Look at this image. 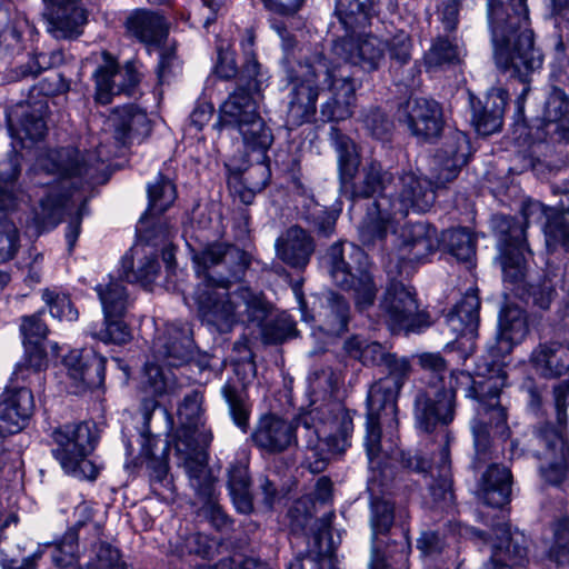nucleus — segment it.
Returning <instances> with one entry per match:
<instances>
[{"mask_svg":"<svg viewBox=\"0 0 569 569\" xmlns=\"http://www.w3.org/2000/svg\"><path fill=\"white\" fill-rule=\"evenodd\" d=\"M432 183L413 171L403 172L388 194L378 197L359 228L365 244L385 241L392 246L386 264L390 284H403L412 272L411 262H420L437 248L436 230L423 222L396 224L408 212H426L435 202Z\"/></svg>","mask_w":569,"mask_h":569,"instance_id":"obj_1","label":"nucleus"},{"mask_svg":"<svg viewBox=\"0 0 569 569\" xmlns=\"http://www.w3.org/2000/svg\"><path fill=\"white\" fill-rule=\"evenodd\" d=\"M411 42L407 33L400 32L389 43V52L392 60L405 64L410 59Z\"/></svg>","mask_w":569,"mask_h":569,"instance_id":"obj_63","label":"nucleus"},{"mask_svg":"<svg viewBox=\"0 0 569 569\" xmlns=\"http://www.w3.org/2000/svg\"><path fill=\"white\" fill-rule=\"evenodd\" d=\"M530 362L543 377L565 375L569 370V346L560 342L540 343L532 350Z\"/></svg>","mask_w":569,"mask_h":569,"instance_id":"obj_34","label":"nucleus"},{"mask_svg":"<svg viewBox=\"0 0 569 569\" xmlns=\"http://www.w3.org/2000/svg\"><path fill=\"white\" fill-rule=\"evenodd\" d=\"M180 428L174 443L179 465L188 473L190 485L204 495L212 490V475L206 462L201 446H208L212 435L202 422V395L192 391L186 396L178 409Z\"/></svg>","mask_w":569,"mask_h":569,"instance_id":"obj_9","label":"nucleus"},{"mask_svg":"<svg viewBox=\"0 0 569 569\" xmlns=\"http://www.w3.org/2000/svg\"><path fill=\"white\" fill-rule=\"evenodd\" d=\"M546 134L558 140L569 141V100L562 89L552 88L542 116Z\"/></svg>","mask_w":569,"mask_h":569,"instance_id":"obj_33","label":"nucleus"},{"mask_svg":"<svg viewBox=\"0 0 569 569\" xmlns=\"http://www.w3.org/2000/svg\"><path fill=\"white\" fill-rule=\"evenodd\" d=\"M545 238L548 252L560 243L569 252V223L566 219L556 218L545 227Z\"/></svg>","mask_w":569,"mask_h":569,"instance_id":"obj_55","label":"nucleus"},{"mask_svg":"<svg viewBox=\"0 0 569 569\" xmlns=\"http://www.w3.org/2000/svg\"><path fill=\"white\" fill-rule=\"evenodd\" d=\"M331 140L338 157L340 178L343 182H348L353 179L360 164L356 144L335 127L331 128Z\"/></svg>","mask_w":569,"mask_h":569,"instance_id":"obj_36","label":"nucleus"},{"mask_svg":"<svg viewBox=\"0 0 569 569\" xmlns=\"http://www.w3.org/2000/svg\"><path fill=\"white\" fill-rule=\"evenodd\" d=\"M336 284H372L375 278L367 253L352 243L337 242L321 258Z\"/></svg>","mask_w":569,"mask_h":569,"instance_id":"obj_16","label":"nucleus"},{"mask_svg":"<svg viewBox=\"0 0 569 569\" xmlns=\"http://www.w3.org/2000/svg\"><path fill=\"white\" fill-rule=\"evenodd\" d=\"M221 393L228 403L232 420L239 428L246 431L249 421V409L243 390L238 389L231 383H226L221 389Z\"/></svg>","mask_w":569,"mask_h":569,"instance_id":"obj_48","label":"nucleus"},{"mask_svg":"<svg viewBox=\"0 0 569 569\" xmlns=\"http://www.w3.org/2000/svg\"><path fill=\"white\" fill-rule=\"evenodd\" d=\"M399 118L407 123L413 136L422 140L438 137L442 129L439 104L426 98H410L399 109Z\"/></svg>","mask_w":569,"mask_h":569,"instance_id":"obj_22","label":"nucleus"},{"mask_svg":"<svg viewBox=\"0 0 569 569\" xmlns=\"http://www.w3.org/2000/svg\"><path fill=\"white\" fill-rule=\"evenodd\" d=\"M26 349V365H19L14 371L16 381H24L29 377L30 370L33 373L42 370L47 366V357L41 343H23Z\"/></svg>","mask_w":569,"mask_h":569,"instance_id":"obj_51","label":"nucleus"},{"mask_svg":"<svg viewBox=\"0 0 569 569\" xmlns=\"http://www.w3.org/2000/svg\"><path fill=\"white\" fill-rule=\"evenodd\" d=\"M506 373L498 368L487 378L475 380L466 371H451L448 387H430L419 392L415 400V415L418 426L430 432L437 425H448L455 418L456 392L463 390L465 396L477 400L476 416L471 421V431L476 458L485 462L489 458L493 438L507 439L509 426L507 409L499 401L506 385Z\"/></svg>","mask_w":569,"mask_h":569,"instance_id":"obj_3","label":"nucleus"},{"mask_svg":"<svg viewBox=\"0 0 569 569\" xmlns=\"http://www.w3.org/2000/svg\"><path fill=\"white\" fill-rule=\"evenodd\" d=\"M158 271L159 264L157 260L146 258L140 262L137 270L127 272L124 278H121V281L130 284L134 282L138 284H150L156 281Z\"/></svg>","mask_w":569,"mask_h":569,"instance_id":"obj_57","label":"nucleus"},{"mask_svg":"<svg viewBox=\"0 0 569 569\" xmlns=\"http://www.w3.org/2000/svg\"><path fill=\"white\" fill-rule=\"evenodd\" d=\"M347 352L363 365H383L390 353H386L378 342H366L357 337L346 341Z\"/></svg>","mask_w":569,"mask_h":569,"instance_id":"obj_45","label":"nucleus"},{"mask_svg":"<svg viewBox=\"0 0 569 569\" xmlns=\"http://www.w3.org/2000/svg\"><path fill=\"white\" fill-rule=\"evenodd\" d=\"M34 409L33 395L24 386H10L0 393V435L19 432Z\"/></svg>","mask_w":569,"mask_h":569,"instance_id":"obj_20","label":"nucleus"},{"mask_svg":"<svg viewBox=\"0 0 569 569\" xmlns=\"http://www.w3.org/2000/svg\"><path fill=\"white\" fill-rule=\"evenodd\" d=\"M443 241L453 257L468 263V268L473 266L472 258L476 253V240L467 228L448 230L443 234Z\"/></svg>","mask_w":569,"mask_h":569,"instance_id":"obj_42","label":"nucleus"},{"mask_svg":"<svg viewBox=\"0 0 569 569\" xmlns=\"http://www.w3.org/2000/svg\"><path fill=\"white\" fill-rule=\"evenodd\" d=\"M190 336L191 330L187 322L170 323L153 341L157 357L167 360L169 366H180L191 356Z\"/></svg>","mask_w":569,"mask_h":569,"instance_id":"obj_27","label":"nucleus"},{"mask_svg":"<svg viewBox=\"0 0 569 569\" xmlns=\"http://www.w3.org/2000/svg\"><path fill=\"white\" fill-rule=\"evenodd\" d=\"M506 100L507 93L500 89L492 90L487 96L485 106L470 96L471 123L478 134L489 136L501 128Z\"/></svg>","mask_w":569,"mask_h":569,"instance_id":"obj_30","label":"nucleus"},{"mask_svg":"<svg viewBox=\"0 0 569 569\" xmlns=\"http://www.w3.org/2000/svg\"><path fill=\"white\" fill-rule=\"evenodd\" d=\"M63 366L72 380V392L81 393L99 387L104 379V358L87 349H73L63 357Z\"/></svg>","mask_w":569,"mask_h":569,"instance_id":"obj_21","label":"nucleus"},{"mask_svg":"<svg viewBox=\"0 0 569 569\" xmlns=\"http://www.w3.org/2000/svg\"><path fill=\"white\" fill-rule=\"evenodd\" d=\"M149 207L146 214L156 216L164 212L176 200L177 193L173 183L159 174L147 187Z\"/></svg>","mask_w":569,"mask_h":569,"instance_id":"obj_40","label":"nucleus"},{"mask_svg":"<svg viewBox=\"0 0 569 569\" xmlns=\"http://www.w3.org/2000/svg\"><path fill=\"white\" fill-rule=\"evenodd\" d=\"M277 257L284 263L295 267H306L315 250L311 236L298 226H291L282 232L274 242Z\"/></svg>","mask_w":569,"mask_h":569,"instance_id":"obj_28","label":"nucleus"},{"mask_svg":"<svg viewBox=\"0 0 569 569\" xmlns=\"http://www.w3.org/2000/svg\"><path fill=\"white\" fill-rule=\"evenodd\" d=\"M20 174V159L14 154L0 163V262L13 257L18 248V231L12 221L3 213L18 208L22 192L18 184ZM9 276L0 270V284H7Z\"/></svg>","mask_w":569,"mask_h":569,"instance_id":"obj_14","label":"nucleus"},{"mask_svg":"<svg viewBox=\"0 0 569 569\" xmlns=\"http://www.w3.org/2000/svg\"><path fill=\"white\" fill-rule=\"evenodd\" d=\"M20 330L23 343H41L48 335V328L38 315L24 317Z\"/></svg>","mask_w":569,"mask_h":569,"instance_id":"obj_60","label":"nucleus"},{"mask_svg":"<svg viewBox=\"0 0 569 569\" xmlns=\"http://www.w3.org/2000/svg\"><path fill=\"white\" fill-rule=\"evenodd\" d=\"M88 569H128L119 551L107 543H101L96 557L88 563Z\"/></svg>","mask_w":569,"mask_h":569,"instance_id":"obj_56","label":"nucleus"},{"mask_svg":"<svg viewBox=\"0 0 569 569\" xmlns=\"http://www.w3.org/2000/svg\"><path fill=\"white\" fill-rule=\"evenodd\" d=\"M497 542L492 545L493 558H498L500 551L506 549L507 559L511 565H523L527 558V547L525 546V537L522 535H511L507 525H498L493 529Z\"/></svg>","mask_w":569,"mask_h":569,"instance_id":"obj_39","label":"nucleus"},{"mask_svg":"<svg viewBox=\"0 0 569 569\" xmlns=\"http://www.w3.org/2000/svg\"><path fill=\"white\" fill-rule=\"evenodd\" d=\"M462 49L448 38H438L425 56L428 67H441L460 61Z\"/></svg>","mask_w":569,"mask_h":569,"instance_id":"obj_46","label":"nucleus"},{"mask_svg":"<svg viewBox=\"0 0 569 569\" xmlns=\"http://www.w3.org/2000/svg\"><path fill=\"white\" fill-rule=\"evenodd\" d=\"M303 429L315 428L316 439L309 440L310 448L318 450L321 445L332 452H343L350 446L353 421L350 411L340 403L330 402L312 408L301 417Z\"/></svg>","mask_w":569,"mask_h":569,"instance_id":"obj_13","label":"nucleus"},{"mask_svg":"<svg viewBox=\"0 0 569 569\" xmlns=\"http://www.w3.org/2000/svg\"><path fill=\"white\" fill-rule=\"evenodd\" d=\"M212 548L211 540L202 533H191L184 540V547L181 553H194L201 557H207Z\"/></svg>","mask_w":569,"mask_h":569,"instance_id":"obj_64","label":"nucleus"},{"mask_svg":"<svg viewBox=\"0 0 569 569\" xmlns=\"http://www.w3.org/2000/svg\"><path fill=\"white\" fill-rule=\"evenodd\" d=\"M251 439L260 450L268 453H279L296 443V428L282 418L266 415L257 422Z\"/></svg>","mask_w":569,"mask_h":569,"instance_id":"obj_26","label":"nucleus"},{"mask_svg":"<svg viewBox=\"0 0 569 569\" xmlns=\"http://www.w3.org/2000/svg\"><path fill=\"white\" fill-rule=\"evenodd\" d=\"M553 402L560 428L546 426L536 435L537 457L542 460L541 477L551 485L561 483L569 472V446L562 432L569 407V380L553 387Z\"/></svg>","mask_w":569,"mask_h":569,"instance_id":"obj_10","label":"nucleus"},{"mask_svg":"<svg viewBox=\"0 0 569 569\" xmlns=\"http://www.w3.org/2000/svg\"><path fill=\"white\" fill-rule=\"evenodd\" d=\"M52 8L47 19V31L56 39H71L81 33L87 21L89 0H43Z\"/></svg>","mask_w":569,"mask_h":569,"instance_id":"obj_23","label":"nucleus"},{"mask_svg":"<svg viewBox=\"0 0 569 569\" xmlns=\"http://www.w3.org/2000/svg\"><path fill=\"white\" fill-rule=\"evenodd\" d=\"M393 522V509L387 501L376 502L372 507L371 527L373 539L380 533L387 532Z\"/></svg>","mask_w":569,"mask_h":569,"instance_id":"obj_59","label":"nucleus"},{"mask_svg":"<svg viewBox=\"0 0 569 569\" xmlns=\"http://www.w3.org/2000/svg\"><path fill=\"white\" fill-rule=\"evenodd\" d=\"M511 493V473L508 468L492 465L482 475L477 495L487 506L502 507L509 502Z\"/></svg>","mask_w":569,"mask_h":569,"instance_id":"obj_31","label":"nucleus"},{"mask_svg":"<svg viewBox=\"0 0 569 569\" xmlns=\"http://www.w3.org/2000/svg\"><path fill=\"white\" fill-rule=\"evenodd\" d=\"M20 108L21 112L16 110L14 113L20 114L21 120L14 123L12 114L8 113L7 121L11 137L18 140L22 148H28L29 143H33L44 136L46 123L42 118V106L32 113H29L23 107Z\"/></svg>","mask_w":569,"mask_h":569,"instance_id":"obj_35","label":"nucleus"},{"mask_svg":"<svg viewBox=\"0 0 569 569\" xmlns=\"http://www.w3.org/2000/svg\"><path fill=\"white\" fill-rule=\"evenodd\" d=\"M469 154L470 143L463 132L455 131L447 136L435 156V184L441 187L453 180L467 163Z\"/></svg>","mask_w":569,"mask_h":569,"instance_id":"obj_25","label":"nucleus"},{"mask_svg":"<svg viewBox=\"0 0 569 569\" xmlns=\"http://www.w3.org/2000/svg\"><path fill=\"white\" fill-rule=\"evenodd\" d=\"M78 536L74 531H68L61 541L54 545L51 558L57 567H68L77 559Z\"/></svg>","mask_w":569,"mask_h":569,"instance_id":"obj_53","label":"nucleus"},{"mask_svg":"<svg viewBox=\"0 0 569 569\" xmlns=\"http://www.w3.org/2000/svg\"><path fill=\"white\" fill-rule=\"evenodd\" d=\"M446 443L439 450L437 457L432 461H428L420 457H407V455L398 448L396 441V452L389 456H382L380 463L369 466L371 469H380L392 466L393 461H398L403 467L415 469L421 472H430L432 478H438L437 483L430 486V495L437 505H449L452 502L453 493L451 490V466L449 452V436H446Z\"/></svg>","mask_w":569,"mask_h":569,"instance_id":"obj_15","label":"nucleus"},{"mask_svg":"<svg viewBox=\"0 0 569 569\" xmlns=\"http://www.w3.org/2000/svg\"><path fill=\"white\" fill-rule=\"evenodd\" d=\"M57 448L53 456L66 473L79 479L93 480L98 469L88 456L93 450V441L88 425H67L53 431Z\"/></svg>","mask_w":569,"mask_h":569,"instance_id":"obj_12","label":"nucleus"},{"mask_svg":"<svg viewBox=\"0 0 569 569\" xmlns=\"http://www.w3.org/2000/svg\"><path fill=\"white\" fill-rule=\"evenodd\" d=\"M142 383L147 392L161 396L172 390L174 380L171 376L167 375L160 366L147 363Z\"/></svg>","mask_w":569,"mask_h":569,"instance_id":"obj_50","label":"nucleus"},{"mask_svg":"<svg viewBox=\"0 0 569 569\" xmlns=\"http://www.w3.org/2000/svg\"><path fill=\"white\" fill-rule=\"evenodd\" d=\"M412 289L413 287H386L380 307L393 332L418 331L430 325L428 317L418 310Z\"/></svg>","mask_w":569,"mask_h":569,"instance_id":"obj_17","label":"nucleus"},{"mask_svg":"<svg viewBox=\"0 0 569 569\" xmlns=\"http://www.w3.org/2000/svg\"><path fill=\"white\" fill-rule=\"evenodd\" d=\"M552 192L560 197L558 207H546L537 200H526L521 207L523 222L513 218L496 214L491 224L497 237L500 266L503 280L519 282L525 277V253L529 252L526 243V228L532 223H542V231L550 220L569 213V179L552 183Z\"/></svg>","mask_w":569,"mask_h":569,"instance_id":"obj_6","label":"nucleus"},{"mask_svg":"<svg viewBox=\"0 0 569 569\" xmlns=\"http://www.w3.org/2000/svg\"><path fill=\"white\" fill-rule=\"evenodd\" d=\"M383 365L388 375L371 386L367 399L365 448L371 465L380 463L382 456L396 452L397 398L410 372L407 358L389 355Z\"/></svg>","mask_w":569,"mask_h":569,"instance_id":"obj_7","label":"nucleus"},{"mask_svg":"<svg viewBox=\"0 0 569 569\" xmlns=\"http://www.w3.org/2000/svg\"><path fill=\"white\" fill-rule=\"evenodd\" d=\"M129 33L147 47H159L168 29L163 18L152 11L139 9L127 18Z\"/></svg>","mask_w":569,"mask_h":569,"instance_id":"obj_32","label":"nucleus"},{"mask_svg":"<svg viewBox=\"0 0 569 569\" xmlns=\"http://www.w3.org/2000/svg\"><path fill=\"white\" fill-rule=\"evenodd\" d=\"M549 556L558 563L569 562V517L559 520L555 526V540Z\"/></svg>","mask_w":569,"mask_h":569,"instance_id":"obj_54","label":"nucleus"},{"mask_svg":"<svg viewBox=\"0 0 569 569\" xmlns=\"http://www.w3.org/2000/svg\"><path fill=\"white\" fill-rule=\"evenodd\" d=\"M393 183L391 173L382 172L379 163L371 162L365 170L362 183L356 187L353 193L357 197H370L377 192H382V196H386L392 190Z\"/></svg>","mask_w":569,"mask_h":569,"instance_id":"obj_41","label":"nucleus"},{"mask_svg":"<svg viewBox=\"0 0 569 569\" xmlns=\"http://www.w3.org/2000/svg\"><path fill=\"white\" fill-rule=\"evenodd\" d=\"M480 305L477 287H469L447 316L450 330L458 336L476 338L480 325Z\"/></svg>","mask_w":569,"mask_h":569,"instance_id":"obj_29","label":"nucleus"},{"mask_svg":"<svg viewBox=\"0 0 569 569\" xmlns=\"http://www.w3.org/2000/svg\"><path fill=\"white\" fill-rule=\"evenodd\" d=\"M151 441L152 440H148L149 445L143 448L144 453L148 456V469L150 470L151 482L153 486L156 483L169 486L167 461L169 446L164 443L161 448L160 456H157L149 448Z\"/></svg>","mask_w":569,"mask_h":569,"instance_id":"obj_52","label":"nucleus"},{"mask_svg":"<svg viewBox=\"0 0 569 569\" xmlns=\"http://www.w3.org/2000/svg\"><path fill=\"white\" fill-rule=\"evenodd\" d=\"M98 296L106 319L122 318L132 303L126 287H98Z\"/></svg>","mask_w":569,"mask_h":569,"instance_id":"obj_43","label":"nucleus"},{"mask_svg":"<svg viewBox=\"0 0 569 569\" xmlns=\"http://www.w3.org/2000/svg\"><path fill=\"white\" fill-rule=\"evenodd\" d=\"M363 122L371 134L378 139L383 138L391 127L389 120L379 109L370 110L363 117Z\"/></svg>","mask_w":569,"mask_h":569,"instance_id":"obj_62","label":"nucleus"},{"mask_svg":"<svg viewBox=\"0 0 569 569\" xmlns=\"http://www.w3.org/2000/svg\"><path fill=\"white\" fill-rule=\"evenodd\" d=\"M516 295L527 305L530 302L541 309H547L553 297L552 287H515Z\"/></svg>","mask_w":569,"mask_h":569,"instance_id":"obj_58","label":"nucleus"},{"mask_svg":"<svg viewBox=\"0 0 569 569\" xmlns=\"http://www.w3.org/2000/svg\"><path fill=\"white\" fill-rule=\"evenodd\" d=\"M42 298L49 307L52 317L60 320L73 321L78 318V311L73 308L70 298L56 289L46 288Z\"/></svg>","mask_w":569,"mask_h":569,"instance_id":"obj_49","label":"nucleus"},{"mask_svg":"<svg viewBox=\"0 0 569 569\" xmlns=\"http://www.w3.org/2000/svg\"><path fill=\"white\" fill-rule=\"evenodd\" d=\"M108 159V154L99 149L97 152L80 154L77 148L68 147L41 153L36 161V170L57 176V181L43 182L48 188L34 208L28 228H33L34 234L56 227L68 207L67 198L71 197L70 189H80L92 177L96 164Z\"/></svg>","mask_w":569,"mask_h":569,"instance_id":"obj_5","label":"nucleus"},{"mask_svg":"<svg viewBox=\"0 0 569 569\" xmlns=\"http://www.w3.org/2000/svg\"><path fill=\"white\" fill-rule=\"evenodd\" d=\"M90 335L104 343L122 345L131 340V331L122 318H104L103 326L99 329L90 328Z\"/></svg>","mask_w":569,"mask_h":569,"instance_id":"obj_47","label":"nucleus"},{"mask_svg":"<svg viewBox=\"0 0 569 569\" xmlns=\"http://www.w3.org/2000/svg\"><path fill=\"white\" fill-rule=\"evenodd\" d=\"M146 120V114L132 106L117 109L109 118L110 124L114 128L116 139L121 143H126L130 131L143 124Z\"/></svg>","mask_w":569,"mask_h":569,"instance_id":"obj_44","label":"nucleus"},{"mask_svg":"<svg viewBox=\"0 0 569 569\" xmlns=\"http://www.w3.org/2000/svg\"><path fill=\"white\" fill-rule=\"evenodd\" d=\"M220 122L223 127L238 131L242 137L244 148L257 152L258 169L267 170L262 166L264 154L273 141L271 131L257 112L256 101L244 89H237L220 107Z\"/></svg>","mask_w":569,"mask_h":569,"instance_id":"obj_11","label":"nucleus"},{"mask_svg":"<svg viewBox=\"0 0 569 569\" xmlns=\"http://www.w3.org/2000/svg\"><path fill=\"white\" fill-rule=\"evenodd\" d=\"M218 10L219 4L214 0H201V2L194 4L190 14L194 24L208 28L216 21Z\"/></svg>","mask_w":569,"mask_h":569,"instance_id":"obj_61","label":"nucleus"},{"mask_svg":"<svg viewBox=\"0 0 569 569\" xmlns=\"http://www.w3.org/2000/svg\"><path fill=\"white\" fill-rule=\"evenodd\" d=\"M93 78L96 100L101 104L110 103L116 94L122 92L130 94L140 81V74L134 62L128 61L120 68L117 60L106 51L100 53Z\"/></svg>","mask_w":569,"mask_h":569,"instance_id":"obj_18","label":"nucleus"},{"mask_svg":"<svg viewBox=\"0 0 569 569\" xmlns=\"http://www.w3.org/2000/svg\"><path fill=\"white\" fill-rule=\"evenodd\" d=\"M353 33L337 40L332 47V53L345 63H335L322 54H316L311 61L299 64L297 74L291 77L293 88L288 121L292 126H300L315 114L319 84L326 86L329 92L320 109L323 119L340 121L351 117L357 84L348 63L368 72L375 71L383 61L386 51L385 42L378 37Z\"/></svg>","mask_w":569,"mask_h":569,"instance_id":"obj_2","label":"nucleus"},{"mask_svg":"<svg viewBox=\"0 0 569 569\" xmlns=\"http://www.w3.org/2000/svg\"><path fill=\"white\" fill-rule=\"evenodd\" d=\"M529 333L528 318L525 311L506 303L499 315V332L496 342L489 347L493 360L498 362L509 355L512 348L522 342Z\"/></svg>","mask_w":569,"mask_h":569,"instance_id":"obj_24","label":"nucleus"},{"mask_svg":"<svg viewBox=\"0 0 569 569\" xmlns=\"http://www.w3.org/2000/svg\"><path fill=\"white\" fill-rule=\"evenodd\" d=\"M268 312L266 318L259 323L258 321H251L260 328L262 339L267 343H279L287 338L296 335V323L292 318L281 312L277 316H272L271 305L268 303Z\"/></svg>","mask_w":569,"mask_h":569,"instance_id":"obj_38","label":"nucleus"},{"mask_svg":"<svg viewBox=\"0 0 569 569\" xmlns=\"http://www.w3.org/2000/svg\"><path fill=\"white\" fill-rule=\"evenodd\" d=\"M487 18L497 68L525 84L515 102L518 116H522L525 99L530 92V77L539 72L543 63V56L535 47L529 28L527 0H508V7L501 0H488Z\"/></svg>","mask_w":569,"mask_h":569,"instance_id":"obj_4","label":"nucleus"},{"mask_svg":"<svg viewBox=\"0 0 569 569\" xmlns=\"http://www.w3.org/2000/svg\"><path fill=\"white\" fill-rule=\"evenodd\" d=\"M194 270L200 276L207 278L209 284H230L231 280L223 277L221 271H218L220 279H216L211 273V269H228L234 278L242 273L247 267L244 253L233 246L226 243H212L207 246L200 252L192 257Z\"/></svg>","mask_w":569,"mask_h":569,"instance_id":"obj_19","label":"nucleus"},{"mask_svg":"<svg viewBox=\"0 0 569 569\" xmlns=\"http://www.w3.org/2000/svg\"><path fill=\"white\" fill-rule=\"evenodd\" d=\"M198 287L191 299L202 319L220 332H228L238 322L258 321L266 318L268 302L251 291L250 287Z\"/></svg>","mask_w":569,"mask_h":569,"instance_id":"obj_8","label":"nucleus"},{"mask_svg":"<svg viewBox=\"0 0 569 569\" xmlns=\"http://www.w3.org/2000/svg\"><path fill=\"white\" fill-rule=\"evenodd\" d=\"M371 0H337L336 12L347 31L356 32L369 24Z\"/></svg>","mask_w":569,"mask_h":569,"instance_id":"obj_37","label":"nucleus"}]
</instances>
